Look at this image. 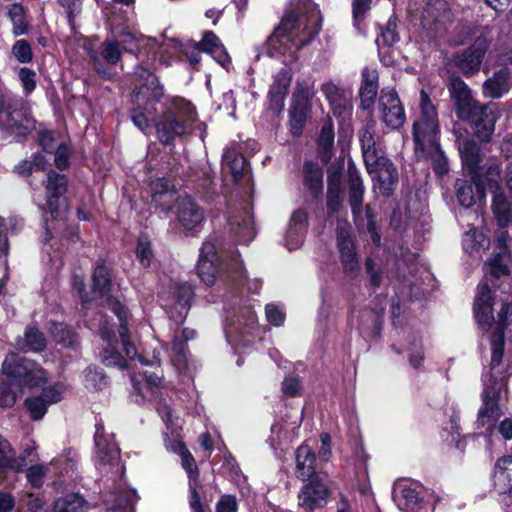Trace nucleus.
Segmentation results:
<instances>
[{
    "label": "nucleus",
    "mask_w": 512,
    "mask_h": 512,
    "mask_svg": "<svg viewBox=\"0 0 512 512\" xmlns=\"http://www.w3.org/2000/svg\"><path fill=\"white\" fill-rule=\"evenodd\" d=\"M68 391V385L64 382H57L53 385H50L48 387H45L42 392L41 396L46 401V403L50 406L52 404H56L60 402L65 394Z\"/></svg>",
    "instance_id": "nucleus-48"
},
{
    "label": "nucleus",
    "mask_w": 512,
    "mask_h": 512,
    "mask_svg": "<svg viewBox=\"0 0 512 512\" xmlns=\"http://www.w3.org/2000/svg\"><path fill=\"white\" fill-rule=\"evenodd\" d=\"M483 383V404L478 411L477 425L491 431L501 416L500 404L506 397V383L503 377L494 378L493 375H485Z\"/></svg>",
    "instance_id": "nucleus-8"
},
{
    "label": "nucleus",
    "mask_w": 512,
    "mask_h": 512,
    "mask_svg": "<svg viewBox=\"0 0 512 512\" xmlns=\"http://www.w3.org/2000/svg\"><path fill=\"white\" fill-rule=\"evenodd\" d=\"M90 504L79 494L71 493L58 498L53 507L54 512H87Z\"/></svg>",
    "instance_id": "nucleus-38"
},
{
    "label": "nucleus",
    "mask_w": 512,
    "mask_h": 512,
    "mask_svg": "<svg viewBox=\"0 0 512 512\" xmlns=\"http://www.w3.org/2000/svg\"><path fill=\"white\" fill-rule=\"evenodd\" d=\"M47 473V467L43 464H35L26 471L27 481L35 488H39L44 483Z\"/></svg>",
    "instance_id": "nucleus-56"
},
{
    "label": "nucleus",
    "mask_w": 512,
    "mask_h": 512,
    "mask_svg": "<svg viewBox=\"0 0 512 512\" xmlns=\"http://www.w3.org/2000/svg\"><path fill=\"white\" fill-rule=\"evenodd\" d=\"M321 92L328 101L335 117L346 121L352 116V91L333 81H326L321 85Z\"/></svg>",
    "instance_id": "nucleus-11"
},
{
    "label": "nucleus",
    "mask_w": 512,
    "mask_h": 512,
    "mask_svg": "<svg viewBox=\"0 0 512 512\" xmlns=\"http://www.w3.org/2000/svg\"><path fill=\"white\" fill-rule=\"evenodd\" d=\"M512 87V77L507 69L495 72L483 84V94L489 98H500Z\"/></svg>",
    "instance_id": "nucleus-31"
},
{
    "label": "nucleus",
    "mask_w": 512,
    "mask_h": 512,
    "mask_svg": "<svg viewBox=\"0 0 512 512\" xmlns=\"http://www.w3.org/2000/svg\"><path fill=\"white\" fill-rule=\"evenodd\" d=\"M222 170L224 173H230L235 182L249 173V166L238 145L232 144L225 148L222 156Z\"/></svg>",
    "instance_id": "nucleus-25"
},
{
    "label": "nucleus",
    "mask_w": 512,
    "mask_h": 512,
    "mask_svg": "<svg viewBox=\"0 0 512 512\" xmlns=\"http://www.w3.org/2000/svg\"><path fill=\"white\" fill-rule=\"evenodd\" d=\"M136 73L140 78H146V82L140 85L133 96L137 107L132 111L131 118L135 126L147 133L150 130V121L153 120L159 140L166 144L176 137L190 133L197 119L193 105L184 99L176 100L171 109L155 121L154 105L163 96V88L157 77L145 68L139 67Z\"/></svg>",
    "instance_id": "nucleus-3"
},
{
    "label": "nucleus",
    "mask_w": 512,
    "mask_h": 512,
    "mask_svg": "<svg viewBox=\"0 0 512 512\" xmlns=\"http://www.w3.org/2000/svg\"><path fill=\"white\" fill-rule=\"evenodd\" d=\"M136 256L143 267H149L152 259L153 252L151 249V243L146 238H140L136 248Z\"/></svg>",
    "instance_id": "nucleus-57"
},
{
    "label": "nucleus",
    "mask_w": 512,
    "mask_h": 512,
    "mask_svg": "<svg viewBox=\"0 0 512 512\" xmlns=\"http://www.w3.org/2000/svg\"><path fill=\"white\" fill-rule=\"evenodd\" d=\"M8 17L12 23V34L15 37L25 35L29 30V23L26 18V10L20 3H13L8 6Z\"/></svg>",
    "instance_id": "nucleus-40"
},
{
    "label": "nucleus",
    "mask_w": 512,
    "mask_h": 512,
    "mask_svg": "<svg viewBox=\"0 0 512 512\" xmlns=\"http://www.w3.org/2000/svg\"><path fill=\"white\" fill-rule=\"evenodd\" d=\"M306 234V230H302L299 228L292 229L291 226H288L285 238V245L289 250L297 249L303 243L304 237Z\"/></svg>",
    "instance_id": "nucleus-60"
},
{
    "label": "nucleus",
    "mask_w": 512,
    "mask_h": 512,
    "mask_svg": "<svg viewBox=\"0 0 512 512\" xmlns=\"http://www.w3.org/2000/svg\"><path fill=\"white\" fill-rule=\"evenodd\" d=\"M67 191V180L63 175L49 172L46 184V204L53 219L62 216L59 198Z\"/></svg>",
    "instance_id": "nucleus-24"
},
{
    "label": "nucleus",
    "mask_w": 512,
    "mask_h": 512,
    "mask_svg": "<svg viewBox=\"0 0 512 512\" xmlns=\"http://www.w3.org/2000/svg\"><path fill=\"white\" fill-rule=\"evenodd\" d=\"M498 116L499 112L494 104L483 106L477 102L471 107L468 115L460 118L471 123L479 138L488 140L494 132Z\"/></svg>",
    "instance_id": "nucleus-13"
},
{
    "label": "nucleus",
    "mask_w": 512,
    "mask_h": 512,
    "mask_svg": "<svg viewBox=\"0 0 512 512\" xmlns=\"http://www.w3.org/2000/svg\"><path fill=\"white\" fill-rule=\"evenodd\" d=\"M197 49L210 54L223 68L229 69L231 59L220 39L213 32H206L203 39L197 43Z\"/></svg>",
    "instance_id": "nucleus-28"
},
{
    "label": "nucleus",
    "mask_w": 512,
    "mask_h": 512,
    "mask_svg": "<svg viewBox=\"0 0 512 512\" xmlns=\"http://www.w3.org/2000/svg\"><path fill=\"white\" fill-rule=\"evenodd\" d=\"M45 345V337L39 330L35 328H28L26 330L22 348L37 352L41 351Z\"/></svg>",
    "instance_id": "nucleus-50"
},
{
    "label": "nucleus",
    "mask_w": 512,
    "mask_h": 512,
    "mask_svg": "<svg viewBox=\"0 0 512 512\" xmlns=\"http://www.w3.org/2000/svg\"><path fill=\"white\" fill-rule=\"evenodd\" d=\"M25 406L33 420H40L46 414L49 405L41 395H38L27 398Z\"/></svg>",
    "instance_id": "nucleus-51"
},
{
    "label": "nucleus",
    "mask_w": 512,
    "mask_h": 512,
    "mask_svg": "<svg viewBox=\"0 0 512 512\" xmlns=\"http://www.w3.org/2000/svg\"><path fill=\"white\" fill-rule=\"evenodd\" d=\"M449 91L451 97L455 100L458 116L468 115L471 107L477 102L473 99L471 91L465 82L458 77L453 78L450 82Z\"/></svg>",
    "instance_id": "nucleus-29"
},
{
    "label": "nucleus",
    "mask_w": 512,
    "mask_h": 512,
    "mask_svg": "<svg viewBox=\"0 0 512 512\" xmlns=\"http://www.w3.org/2000/svg\"><path fill=\"white\" fill-rule=\"evenodd\" d=\"M493 485L499 494H506L512 490V457L504 456L497 460L493 475Z\"/></svg>",
    "instance_id": "nucleus-30"
},
{
    "label": "nucleus",
    "mask_w": 512,
    "mask_h": 512,
    "mask_svg": "<svg viewBox=\"0 0 512 512\" xmlns=\"http://www.w3.org/2000/svg\"><path fill=\"white\" fill-rule=\"evenodd\" d=\"M266 318L269 323L274 326H281L285 320V313L283 310L274 304H268L265 308Z\"/></svg>",
    "instance_id": "nucleus-64"
},
{
    "label": "nucleus",
    "mask_w": 512,
    "mask_h": 512,
    "mask_svg": "<svg viewBox=\"0 0 512 512\" xmlns=\"http://www.w3.org/2000/svg\"><path fill=\"white\" fill-rule=\"evenodd\" d=\"M309 109L294 107L290 108V131L294 136L301 134L302 129L305 125L307 113Z\"/></svg>",
    "instance_id": "nucleus-52"
},
{
    "label": "nucleus",
    "mask_w": 512,
    "mask_h": 512,
    "mask_svg": "<svg viewBox=\"0 0 512 512\" xmlns=\"http://www.w3.org/2000/svg\"><path fill=\"white\" fill-rule=\"evenodd\" d=\"M77 461V453L72 449H67L58 458L53 459L51 461V464H63L64 467L62 472L68 473L69 471H73L74 469H76Z\"/></svg>",
    "instance_id": "nucleus-58"
},
{
    "label": "nucleus",
    "mask_w": 512,
    "mask_h": 512,
    "mask_svg": "<svg viewBox=\"0 0 512 512\" xmlns=\"http://www.w3.org/2000/svg\"><path fill=\"white\" fill-rule=\"evenodd\" d=\"M509 235L506 231H501L497 237V252L485 265V279L478 286L477 293L474 300V315L477 323L486 327L489 324L490 318V305L501 303L503 299L506 303L507 299L497 298L496 290L492 293L489 283L494 285V280L509 278V269L507 262L510 258L508 247Z\"/></svg>",
    "instance_id": "nucleus-5"
},
{
    "label": "nucleus",
    "mask_w": 512,
    "mask_h": 512,
    "mask_svg": "<svg viewBox=\"0 0 512 512\" xmlns=\"http://www.w3.org/2000/svg\"><path fill=\"white\" fill-rule=\"evenodd\" d=\"M315 455L312 449L303 444L297 449L296 453V473L298 478L311 476L314 472Z\"/></svg>",
    "instance_id": "nucleus-39"
},
{
    "label": "nucleus",
    "mask_w": 512,
    "mask_h": 512,
    "mask_svg": "<svg viewBox=\"0 0 512 512\" xmlns=\"http://www.w3.org/2000/svg\"><path fill=\"white\" fill-rule=\"evenodd\" d=\"M379 112L383 122L392 129L400 128L406 119L404 108L395 90H383L379 99Z\"/></svg>",
    "instance_id": "nucleus-16"
},
{
    "label": "nucleus",
    "mask_w": 512,
    "mask_h": 512,
    "mask_svg": "<svg viewBox=\"0 0 512 512\" xmlns=\"http://www.w3.org/2000/svg\"><path fill=\"white\" fill-rule=\"evenodd\" d=\"M451 13L445 0H430L422 12V25L430 32L438 33L445 29Z\"/></svg>",
    "instance_id": "nucleus-22"
},
{
    "label": "nucleus",
    "mask_w": 512,
    "mask_h": 512,
    "mask_svg": "<svg viewBox=\"0 0 512 512\" xmlns=\"http://www.w3.org/2000/svg\"><path fill=\"white\" fill-rule=\"evenodd\" d=\"M342 172L339 167L331 166L328 169V191L327 193L342 192Z\"/></svg>",
    "instance_id": "nucleus-63"
},
{
    "label": "nucleus",
    "mask_w": 512,
    "mask_h": 512,
    "mask_svg": "<svg viewBox=\"0 0 512 512\" xmlns=\"http://www.w3.org/2000/svg\"><path fill=\"white\" fill-rule=\"evenodd\" d=\"M35 128V121L22 98L0 94V130L24 137Z\"/></svg>",
    "instance_id": "nucleus-7"
},
{
    "label": "nucleus",
    "mask_w": 512,
    "mask_h": 512,
    "mask_svg": "<svg viewBox=\"0 0 512 512\" xmlns=\"http://www.w3.org/2000/svg\"><path fill=\"white\" fill-rule=\"evenodd\" d=\"M232 230L242 243L250 242L255 235L253 220L250 216H245L242 222H232Z\"/></svg>",
    "instance_id": "nucleus-47"
},
{
    "label": "nucleus",
    "mask_w": 512,
    "mask_h": 512,
    "mask_svg": "<svg viewBox=\"0 0 512 512\" xmlns=\"http://www.w3.org/2000/svg\"><path fill=\"white\" fill-rule=\"evenodd\" d=\"M142 40V36H138L130 31H123L119 35V39L117 40V42L119 46H122L123 50L132 53L138 48L139 43Z\"/></svg>",
    "instance_id": "nucleus-59"
},
{
    "label": "nucleus",
    "mask_w": 512,
    "mask_h": 512,
    "mask_svg": "<svg viewBox=\"0 0 512 512\" xmlns=\"http://www.w3.org/2000/svg\"><path fill=\"white\" fill-rule=\"evenodd\" d=\"M109 309L115 313L120 322V329L118 335L113 331L109 322L104 319L99 323V331L102 339L107 342L108 347L103 349L101 354L102 361L107 366H117L121 369L124 368H137V362L145 367L139 372V376L143 377L144 383L142 384L136 375L131 376L134 389L139 392L144 398L152 397L158 388H160L163 379V373L158 365L159 357L154 354L153 360L147 361L135 345L130 341V336L127 331V312L121 303L112 299L106 298Z\"/></svg>",
    "instance_id": "nucleus-2"
},
{
    "label": "nucleus",
    "mask_w": 512,
    "mask_h": 512,
    "mask_svg": "<svg viewBox=\"0 0 512 512\" xmlns=\"http://www.w3.org/2000/svg\"><path fill=\"white\" fill-rule=\"evenodd\" d=\"M398 40V35L396 34L395 30L391 27H387L385 30L381 32V35L376 39V43L379 48V55L381 57L382 62L387 65H393L395 63L394 57L388 55L386 57V54L390 53L391 46ZM391 53L393 54L394 51L391 50Z\"/></svg>",
    "instance_id": "nucleus-41"
},
{
    "label": "nucleus",
    "mask_w": 512,
    "mask_h": 512,
    "mask_svg": "<svg viewBox=\"0 0 512 512\" xmlns=\"http://www.w3.org/2000/svg\"><path fill=\"white\" fill-rule=\"evenodd\" d=\"M256 323V315L255 312L251 308H247L242 310L237 315V320L230 324V327L226 328V337L230 344L238 345L236 340L237 334L248 333L245 331L248 328H252Z\"/></svg>",
    "instance_id": "nucleus-36"
},
{
    "label": "nucleus",
    "mask_w": 512,
    "mask_h": 512,
    "mask_svg": "<svg viewBox=\"0 0 512 512\" xmlns=\"http://www.w3.org/2000/svg\"><path fill=\"white\" fill-rule=\"evenodd\" d=\"M337 243L345 272L350 276H355L360 266L354 251V243L350 235V226L346 222L339 223L337 227Z\"/></svg>",
    "instance_id": "nucleus-20"
},
{
    "label": "nucleus",
    "mask_w": 512,
    "mask_h": 512,
    "mask_svg": "<svg viewBox=\"0 0 512 512\" xmlns=\"http://www.w3.org/2000/svg\"><path fill=\"white\" fill-rule=\"evenodd\" d=\"M459 153L463 168L468 171L470 177H484L483 167H480L479 149L475 141L463 139L459 142Z\"/></svg>",
    "instance_id": "nucleus-26"
},
{
    "label": "nucleus",
    "mask_w": 512,
    "mask_h": 512,
    "mask_svg": "<svg viewBox=\"0 0 512 512\" xmlns=\"http://www.w3.org/2000/svg\"><path fill=\"white\" fill-rule=\"evenodd\" d=\"M304 184L309 191L318 196L323 190V172L318 165L306 163L304 168Z\"/></svg>",
    "instance_id": "nucleus-42"
},
{
    "label": "nucleus",
    "mask_w": 512,
    "mask_h": 512,
    "mask_svg": "<svg viewBox=\"0 0 512 512\" xmlns=\"http://www.w3.org/2000/svg\"><path fill=\"white\" fill-rule=\"evenodd\" d=\"M50 332L57 342L66 347L73 346L77 341L76 334L64 323H53Z\"/></svg>",
    "instance_id": "nucleus-46"
},
{
    "label": "nucleus",
    "mask_w": 512,
    "mask_h": 512,
    "mask_svg": "<svg viewBox=\"0 0 512 512\" xmlns=\"http://www.w3.org/2000/svg\"><path fill=\"white\" fill-rule=\"evenodd\" d=\"M407 351L409 353V363L414 368H419L424 360V353L422 344L420 342L419 337L413 335L409 340Z\"/></svg>",
    "instance_id": "nucleus-54"
},
{
    "label": "nucleus",
    "mask_w": 512,
    "mask_h": 512,
    "mask_svg": "<svg viewBox=\"0 0 512 512\" xmlns=\"http://www.w3.org/2000/svg\"><path fill=\"white\" fill-rule=\"evenodd\" d=\"M176 219L184 232H197L202 227L205 216L203 209L189 197L178 200Z\"/></svg>",
    "instance_id": "nucleus-15"
},
{
    "label": "nucleus",
    "mask_w": 512,
    "mask_h": 512,
    "mask_svg": "<svg viewBox=\"0 0 512 512\" xmlns=\"http://www.w3.org/2000/svg\"><path fill=\"white\" fill-rule=\"evenodd\" d=\"M84 384L88 390H101L107 381L100 369L89 367L84 371Z\"/></svg>",
    "instance_id": "nucleus-49"
},
{
    "label": "nucleus",
    "mask_w": 512,
    "mask_h": 512,
    "mask_svg": "<svg viewBox=\"0 0 512 512\" xmlns=\"http://www.w3.org/2000/svg\"><path fill=\"white\" fill-rule=\"evenodd\" d=\"M101 55L108 64H116L121 58L118 42L113 40L104 41L101 45Z\"/></svg>",
    "instance_id": "nucleus-55"
},
{
    "label": "nucleus",
    "mask_w": 512,
    "mask_h": 512,
    "mask_svg": "<svg viewBox=\"0 0 512 512\" xmlns=\"http://www.w3.org/2000/svg\"><path fill=\"white\" fill-rule=\"evenodd\" d=\"M328 494V487L324 480L318 476L314 477L300 490L298 495L299 506L311 512L326 503Z\"/></svg>",
    "instance_id": "nucleus-21"
},
{
    "label": "nucleus",
    "mask_w": 512,
    "mask_h": 512,
    "mask_svg": "<svg viewBox=\"0 0 512 512\" xmlns=\"http://www.w3.org/2000/svg\"><path fill=\"white\" fill-rule=\"evenodd\" d=\"M139 500V496L134 489L127 488L124 484L117 485L110 498L105 500L108 509L117 510H133Z\"/></svg>",
    "instance_id": "nucleus-32"
},
{
    "label": "nucleus",
    "mask_w": 512,
    "mask_h": 512,
    "mask_svg": "<svg viewBox=\"0 0 512 512\" xmlns=\"http://www.w3.org/2000/svg\"><path fill=\"white\" fill-rule=\"evenodd\" d=\"M198 275L206 285H213L218 273V256L215 243L207 239L202 244L198 260Z\"/></svg>",
    "instance_id": "nucleus-23"
},
{
    "label": "nucleus",
    "mask_w": 512,
    "mask_h": 512,
    "mask_svg": "<svg viewBox=\"0 0 512 512\" xmlns=\"http://www.w3.org/2000/svg\"><path fill=\"white\" fill-rule=\"evenodd\" d=\"M25 466V458L17 456L10 442L0 435V471H21Z\"/></svg>",
    "instance_id": "nucleus-34"
},
{
    "label": "nucleus",
    "mask_w": 512,
    "mask_h": 512,
    "mask_svg": "<svg viewBox=\"0 0 512 512\" xmlns=\"http://www.w3.org/2000/svg\"><path fill=\"white\" fill-rule=\"evenodd\" d=\"M359 138L365 165L371 166L375 163V157L379 155V152L375 146L373 135L368 129H364L360 133Z\"/></svg>",
    "instance_id": "nucleus-45"
},
{
    "label": "nucleus",
    "mask_w": 512,
    "mask_h": 512,
    "mask_svg": "<svg viewBox=\"0 0 512 512\" xmlns=\"http://www.w3.org/2000/svg\"><path fill=\"white\" fill-rule=\"evenodd\" d=\"M487 48L488 40L481 35L469 48L454 56V63L465 75L473 74L480 69Z\"/></svg>",
    "instance_id": "nucleus-19"
},
{
    "label": "nucleus",
    "mask_w": 512,
    "mask_h": 512,
    "mask_svg": "<svg viewBox=\"0 0 512 512\" xmlns=\"http://www.w3.org/2000/svg\"><path fill=\"white\" fill-rule=\"evenodd\" d=\"M313 96V83L308 80L298 81L292 96V106L310 109V100Z\"/></svg>",
    "instance_id": "nucleus-43"
},
{
    "label": "nucleus",
    "mask_w": 512,
    "mask_h": 512,
    "mask_svg": "<svg viewBox=\"0 0 512 512\" xmlns=\"http://www.w3.org/2000/svg\"><path fill=\"white\" fill-rule=\"evenodd\" d=\"M152 202L162 211L171 209L172 204H178L179 198L176 191L167 179L161 178L155 180L151 185Z\"/></svg>",
    "instance_id": "nucleus-27"
},
{
    "label": "nucleus",
    "mask_w": 512,
    "mask_h": 512,
    "mask_svg": "<svg viewBox=\"0 0 512 512\" xmlns=\"http://www.w3.org/2000/svg\"><path fill=\"white\" fill-rule=\"evenodd\" d=\"M2 369L7 380L0 377V407L13 406L22 393V385L38 386L47 381V373L41 367L15 353L6 356Z\"/></svg>",
    "instance_id": "nucleus-6"
},
{
    "label": "nucleus",
    "mask_w": 512,
    "mask_h": 512,
    "mask_svg": "<svg viewBox=\"0 0 512 512\" xmlns=\"http://www.w3.org/2000/svg\"><path fill=\"white\" fill-rule=\"evenodd\" d=\"M393 499L398 508L405 512H413L419 506L418 491L409 485H400L395 489Z\"/></svg>",
    "instance_id": "nucleus-37"
},
{
    "label": "nucleus",
    "mask_w": 512,
    "mask_h": 512,
    "mask_svg": "<svg viewBox=\"0 0 512 512\" xmlns=\"http://www.w3.org/2000/svg\"><path fill=\"white\" fill-rule=\"evenodd\" d=\"M463 248L468 253L479 251L480 249H486L489 245V239L482 232H478L475 229H470L463 236Z\"/></svg>",
    "instance_id": "nucleus-44"
},
{
    "label": "nucleus",
    "mask_w": 512,
    "mask_h": 512,
    "mask_svg": "<svg viewBox=\"0 0 512 512\" xmlns=\"http://www.w3.org/2000/svg\"><path fill=\"white\" fill-rule=\"evenodd\" d=\"M471 181L458 179L456 181L457 199L461 206L470 208L481 204L487 188V169L484 177H471Z\"/></svg>",
    "instance_id": "nucleus-18"
},
{
    "label": "nucleus",
    "mask_w": 512,
    "mask_h": 512,
    "mask_svg": "<svg viewBox=\"0 0 512 512\" xmlns=\"http://www.w3.org/2000/svg\"><path fill=\"white\" fill-rule=\"evenodd\" d=\"M157 410L166 424L167 430L164 432L165 446L168 450L180 455L182 466L187 471L191 481L193 477L197 476V467L193 456L180 439L179 430L181 425L178 423V420H173L172 410L166 404H160Z\"/></svg>",
    "instance_id": "nucleus-10"
},
{
    "label": "nucleus",
    "mask_w": 512,
    "mask_h": 512,
    "mask_svg": "<svg viewBox=\"0 0 512 512\" xmlns=\"http://www.w3.org/2000/svg\"><path fill=\"white\" fill-rule=\"evenodd\" d=\"M321 17L316 8L308 15L295 11L287 13L266 42L267 53L280 59L285 67L273 76L269 90L270 107L279 113L284 108L285 99L291 85L290 65L298 59V51L309 44L320 32Z\"/></svg>",
    "instance_id": "nucleus-1"
},
{
    "label": "nucleus",
    "mask_w": 512,
    "mask_h": 512,
    "mask_svg": "<svg viewBox=\"0 0 512 512\" xmlns=\"http://www.w3.org/2000/svg\"><path fill=\"white\" fill-rule=\"evenodd\" d=\"M13 56L19 63L28 64L33 60V50L25 39L17 40L11 49Z\"/></svg>",
    "instance_id": "nucleus-53"
},
{
    "label": "nucleus",
    "mask_w": 512,
    "mask_h": 512,
    "mask_svg": "<svg viewBox=\"0 0 512 512\" xmlns=\"http://www.w3.org/2000/svg\"><path fill=\"white\" fill-rule=\"evenodd\" d=\"M364 186L359 173L349 169V204L355 219H358L362 213Z\"/></svg>",
    "instance_id": "nucleus-35"
},
{
    "label": "nucleus",
    "mask_w": 512,
    "mask_h": 512,
    "mask_svg": "<svg viewBox=\"0 0 512 512\" xmlns=\"http://www.w3.org/2000/svg\"><path fill=\"white\" fill-rule=\"evenodd\" d=\"M18 76L24 92L26 94H30L31 92H33L36 88L35 72L27 67H23L20 68Z\"/></svg>",
    "instance_id": "nucleus-61"
},
{
    "label": "nucleus",
    "mask_w": 512,
    "mask_h": 512,
    "mask_svg": "<svg viewBox=\"0 0 512 512\" xmlns=\"http://www.w3.org/2000/svg\"><path fill=\"white\" fill-rule=\"evenodd\" d=\"M193 288L188 283H173L169 289L167 301H173L175 309H179L177 320L185 318L191 299L193 297Z\"/></svg>",
    "instance_id": "nucleus-33"
},
{
    "label": "nucleus",
    "mask_w": 512,
    "mask_h": 512,
    "mask_svg": "<svg viewBox=\"0 0 512 512\" xmlns=\"http://www.w3.org/2000/svg\"><path fill=\"white\" fill-rule=\"evenodd\" d=\"M93 286L91 292L84 291V283L80 278H74V289L77 290L79 297L86 305L92 300L103 298L108 295L111 287L110 271L103 263L97 264L92 276Z\"/></svg>",
    "instance_id": "nucleus-14"
},
{
    "label": "nucleus",
    "mask_w": 512,
    "mask_h": 512,
    "mask_svg": "<svg viewBox=\"0 0 512 512\" xmlns=\"http://www.w3.org/2000/svg\"><path fill=\"white\" fill-rule=\"evenodd\" d=\"M378 85L361 84L360 98L364 109H369L377 96Z\"/></svg>",
    "instance_id": "nucleus-62"
},
{
    "label": "nucleus",
    "mask_w": 512,
    "mask_h": 512,
    "mask_svg": "<svg viewBox=\"0 0 512 512\" xmlns=\"http://www.w3.org/2000/svg\"><path fill=\"white\" fill-rule=\"evenodd\" d=\"M95 467L102 473L123 474L124 467L120 461V449L114 441V435L106 433L98 425L95 433Z\"/></svg>",
    "instance_id": "nucleus-9"
},
{
    "label": "nucleus",
    "mask_w": 512,
    "mask_h": 512,
    "mask_svg": "<svg viewBox=\"0 0 512 512\" xmlns=\"http://www.w3.org/2000/svg\"><path fill=\"white\" fill-rule=\"evenodd\" d=\"M439 122L436 107L428 94L420 92V114L413 124L415 156L418 160L431 161L436 174L448 171V160L439 143Z\"/></svg>",
    "instance_id": "nucleus-4"
},
{
    "label": "nucleus",
    "mask_w": 512,
    "mask_h": 512,
    "mask_svg": "<svg viewBox=\"0 0 512 512\" xmlns=\"http://www.w3.org/2000/svg\"><path fill=\"white\" fill-rule=\"evenodd\" d=\"M373 165H366L369 174L376 180V187L379 191L388 196L394 190L398 181V173L393 163L382 155L375 157Z\"/></svg>",
    "instance_id": "nucleus-17"
},
{
    "label": "nucleus",
    "mask_w": 512,
    "mask_h": 512,
    "mask_svg": "<svg viewBox=\"0 0 512 512\" xmlns=\"http://www.w3.org/2000/svg\"><path fill=\"white\" fill-rule=\"evenodd\" d=\"M500 168L497 164H491L487 168V188L493 193L492 210L498 219L499 224L504 227L512 219L510 204L500 191Z\"/></svg>",
    "instance_id": "nucleus-12"
}]
</instances>
